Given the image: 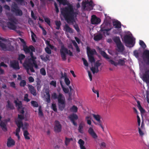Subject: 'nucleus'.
I'll return each instance as SVG.
<instances>
[{
    "instance_id": "nucleus-3",
    "label": "nucleus",
    "mask_w": 149,
    "mask_h": 149,
    "mask_svg": "<svg viewBox=\"0 0 149 149\" xmlns=\"http://www.w3.org/2000/svg\"><path fill=\"white\" fill-rule=\"evenodd\" d=\"M61 57L63 61L66 60L67 55H69L70 56H73L72 52L70 50H69L64 45H62L60 50Z\"/></svg>"
},
{
    "instance_id": "nucleus-15",
    "label": "nucleus",
    "mask_w": 149,
    "mask_h": 149,
    "mask_svg": "<svg viewBox=\"0 0 149 149\" xmlns=\"http://www.w3.org/2000/svg\"><path fill=\"white\" fill-rule=\"evenodd\" d=\"M102 64L99 62V61H97L95 64V67H92L91 68V70L93 74L95 73H97L98 72L99 70L98 69V67L101 65Z\"/></svg>"
},
{
    "instance_id": "nucleus-37",
    "label": "nucleus",
    "mask_w": 149,
    "mask_h": 149,
    "mask_svg": "<svg viewBox=\"0 0 149 149\" xmlns=\"http://www.w3.org/2000/svg\"><path fill=\"white\" fill-rule=\"evenodd\" d=\"M23 131V135L25 139L26 140H29L30 138L28 135H29V133L27 130H25Z\"/></svg>"
},
{
    "instance_id": "nucleus-46",
    "label": "nucleus",
    "mask_w": 149,
    "mask_h": 149,
    "mask_svg": "<svg viewBox=\"0 0 149 149\" xmlns=\"http://www.w3.org/2000/svg\"><path fill=\"white\" fill-rule=\"evenodd\" d=\"M107 26L109 27H112L111 26V23L108 21H104V23L102 24V26Z\"/></svg>"
},
{
    "instance_id": "nucleus-53",
    "label": "nucleus",
    "mask_w": 149,
    "mask_h": 149,
    "mask_svg": "<svg viewBox=\"0 0 149 149\" xmlns=\"http://www.w3.org/2000/svg\"><path fill=\"white\" fill-rule=\"evenodd\" d=\"M26 81L24 80H22L19 83V85L21 87L25 86H26Z\"/></svg>"
},
{
    "instance_id": "nucleus-40",
    "label": "nucleus",
    "mask_w": 149,
    "mask_h": 149,
    "mask_svg": "<svg viewBox=\"0 0 149 149\" xmlns=\"http://www.w3.org/2000/svg\"><path fill=\"white\" fill-rule=\"evenodd\" d=\"M14 47L11 45L10 44L9 45L6 46V51H13L14 50Z\"/></svg>"
},
{
    "instance_id": "nucleus-39",
    "label": "nucleus",
    "mask_w": 149,
    "mask_h": 149,
    "mask_svg": "<svg viewBox=\"0 0 149 149\" xmlns=\"http://www.w3.org/2000/svg\"><path fill=\"white\" fill-rule=\"evenodd\" d=\"M24 119V116L23 115H18V119L15 120V123H16V122L18 121H20L22 123H23L22 120Z\"/></svg>"
},
{
    "instance_id": "nucleus-43",
    "label": "nucleus",
    "mask_w": 149,
    "mask_h": 149,
    "mask_svg": "<svg viewBox=\"0 0 149 149\" xmlns=\"http://www.w3.org/2000/svg\"><path fill=\"white\" fill-rule=\"evenodd\" d=\"M73 139L72 138H68L66 137L65 138V144L67 146L69 144L71 141H72Z\"/></svg>"
},
{
    "instance_id": "nucleus-38",
    "label": "nucleus",
    "mask_w": 149,
    "mask_h": 149,
    "mask_svg": "<svg viewBox=\"0 0 149 149\" xmlns=\"http://www.w3.org/2000/svg\"><path fill=\"white\" fill-rule=\"evenodd\" d=\"M125 58H124L123 59H119L118 60V65H119L120 66L124 65L125 63Z\"/></svg>"
},
{
    "instance_id": "nucleus-27",
    "label": "nucleus",
    "mask_w": 149,
    "mask_h": 149,
    "mask_svg": "<svg viewBox=\"0 0 149 149\" xmlns=\"http://www.w3.org/2000/svg\"><path fill=\"white\" fill-rule=\"evenodd\" d=\"M118 49V51L119 52H122L124 50V46L123 45L122 42L116 45Z\"/></svg>"
},
{
    "instance_id": "nucleus-8",
    "label": "nucleus",
    "mask_w": 149,
    "mask_h": 149,
    "mask_svg": "<svg viewBox=\"0 0 149 149\" xmlns=\"http://www.w3.org/2000/svg\"><path fill=\"white\" fill-rule=\"evenodd\" d=\"M92 115L94 119L96 121V122H93L94 124L96 125L100 126L101 127L103 131H104V128L102 125V121L101 120V117L99 115L95 114H92Z\"/></svg>"
},
{
    "instance_id": "nucleus-25",
    "label": "nucleus",
    "mask_w": 149,
    "mask_h": 149,
    "mask_svg": "<svg viewBox=\"0 0 149 149\" xmlns=\"http://www.w3.org/2000/svg\"><path fill=\"white\" fill-rule=\"evenodd\" d=\"M2 117L1 115H0V121H1L0 123V126L1 127L2 130L4 132H6L7 130V128L6 127V123L1 121V119Z\"/></svg>"
},
{
    "instance_id": "nucleus-61",
    "label": "nucleus",
    "mask_w": 149,
    "mask_h": 149,
    "mask_svg": "<svg viewBox=\"0 0 149 149\" xmlns=\"http://www.w3.org/2000/svg\"><path fill=\"white\" fill-rule=\"evenodd\" d=\"M45 22H46L49 26L50 25L51 21L50 19L46 17L44 19Z\"/></svg>"
},
{
    "instance_id": "nucleus-52",
    "label": "nucleus",
    "mask_w": 149,
    "mask_h": 149,
    "mask_svg": "<svg viewBox=\"0 0 149 149\" xmlns=\"http://www.w3.org/2000/svg\"><path fill=\"white\" fill-rule=\"evenodd\" d=\"M89 61L91 63H93L95 61V58L93 56H88Z\"/></svg>"
},
{
    "instance_id": "nucleus-30",
    "label": "nucleus",
    "mask_w": 149,
    "mask_h": 149,
    "mask_svg": "<svg viewBox=\"0 0 149 149\" xmlns=\"http://www.w3.org/2000/svg\"><path fill=\"white\" fill-rule=\"evenodd\" d=\"M84 126V124L83 122H81L79 124L78 130L79 132L81 134L84 133L83 129Z\"/></svg>"
},
{
    "instance_id": "nucleus-58",
    "label": "nucleus",
    "mask_w": 149,
    "mask_h": 149,
    "mask_svg": "<svg viewBox=\"0 0 149 149\" xmlns=\"http://www.w3.org/2000/svg\"><path fill=\"white\" fill-rule=\"evenodd\" d=\"M31 103L32 105L34 107H38V106L37 102L34 101H32Z\"/></svg>"
},
{
    "instance_id": "nucleus-14",
    "label": "nucleus",
    "mask_w": 149,
    "mask_h": 149,
    "mask_svg": "<svg viewBox=\"0 0 149 149\" xmlns=\"http://www.w3.org/2000/svg\"><path fill=\"white\" fill-rule=\"evenodd\" d=\"M10 66L16 70H18L20 69L19 62L15 60L10 61Z\"/></svg>"
},
{
    "instance_id": "nucleus-26",
    "label": "nucleus",
    "mask_w": 149,
    "mask_h": 149,
    "mask_svg": "<svg viewBox=\"0 0 149 149\" xmlns=\"http://www.w3.org/2000/svg\"><path fill=\"white\" fill-rule=\"evenodd\" d=\"M15 144V142L12 139L11 137H10L8 139L7 144L8 147H10L14 145Z\"/></svg>"
},
{
    "instance_id": "nucleus-21",
    "label": "nucleus",
    "mask_w": 149,
    "mask_h": 149,
    "mask_svg": "<svg viewBox=\"0 0 149 149\" xmlns=\"http://www.w3.org/2000/svg\"><path fill=\"white\" fill-rule=\"evenodd\" d=\"M86 49L88 56H93L97 53L95 50L94 49H91L89 47H87Z\"/></svg>"
},
{
    "instance_id": "nucleus-18",
    "label": "nucleus",
    "mask_w": 149,
    "mask_h": 149,
    "mask_svg": "<svg viewBox=\"0 0 149 149\" xmlns=\"http://www.w3.org/2000/svg\"><path fill=\"white\" fill-rule=\"evenodd\" d=\"M88 132L95 140L96 141L98 136L93 128L91 127H89L88 130Z\"/></svg>"
},
{
    "instance_id": "nucleus-22",
    "label": "nucleus",
    "mask_w": 149,
    "mask_h": 149,
    "mask_svg": "<svg viewBox=\"0 0 149 149\" xmlns=\"http://www.w3.org/2000/svg\"><path fill=\"white\" fill-rule=\"evenodd\" d=\"M28 88L30 92L32 95L35 96L37 95L36 90L33 86L29 84Z\"/></svg>"
},
{
    "instance_id": "nucleus-36",
    "label": "nucleus",
    "mask_w": 149,
    "mask_h": 149,
    "mask_svg": "<svg viewBox=\"0 0 149 149\" xmlns=\"http://www.w3.org/2000/svg\"><path fill=\"white\" fill-rule=\"evenodd\" d=\"M137 107L139 109L140 111L142 113H144L145 112V111L141 106L140 102L139 101H137Z\"/></svg>"
},
{
    "instance_id": "nucleus-10",
    "label": "nucleus",
    "mask_w": 149,
    "mask_h": 149,
    "mask_svg": "<svg viewBox=\"0 0 149 149\" xmlns=\"http://www.w3.org/2000/svg\"><path fill=\"white\" fill-rule=\"evenodd\" d=\"M31 58H26L25 59L27 61L30 62L31 64V65H32L33 67L34 66L35 68H38V66L36 62V57L35 56H33L32 54L31 53Z\"/></svg>"
},
{
    "instance_id": "nucleus-54",
    "label": "nucleus",
    "mask_w": 149,
    "mask_h": 149,
    "mask_svg": "<svg viewBox=\"0 0 149 149\" xmlns=\"http://www.w3.org/2000/svg\"><path fill=\"white\" fill-rule=\"evenodd\" d=\"M64 82L65 84L68 86H69L70 84V81L68 78H65L64 79Z\"/></svg>"
},
{
    "instance_id": "nucleus-1",
    "label": "nucleus",
    "mask_w": 149,
    "mask_h": 149,
    "mask_svg": "<svg viewBox=\"0 0 149 149\" xmlns=\"http://www.w3.org/2000/svg\"><path fill=\"white\" fill-rule=\"evenodd\" d=\"M61 13L68 23H73L75 21L74 17L77 16V13L74 12L72 6L63 8L61 10Z\"/></svg>"
},
{
    "instance_id": "nucleus-33",
    "label": "nucleus",
    "mask_w": 149,
    "mask_h": 149,
    "mask_svg": "<svg viewBox=\"0 0 149 149\" xmlns=\"http://www.w3.org/2000/svg\"><path fill=\"white\" fill-rule=\"evenodd\" d=\"M36 81L37 83V84L36 85L37 89L38 91H39L41 87V85L40 84L41 81L40 79L38 78H37L36 79Z\"/></svg>"
},
{
    "instance_id": "nucleus-45",
    "label": "nucleus",
    "mask_w": 149,
    "mask_h": 149,
    "mask_svg": "<svg viewBox=\"0 0 149 149\" xmlns=\"http://www.w3.org/2000/svg\"><path fill=\"white\" fill-rule=\"evenodd\" d=\"M70 110L71 111L73 112L76 113L77 111L78 108L76 106L73 105L70 108Z\"/></svg>"
},
{
    "instance_id": "nucleus-63",
    "label": "nucleus",
    "mask_w": 149,
    "mask_h": 149,
    "mask_svg": "<svg viewBox=\"0 0 149 149\" xmlns=\"http://www.w3.org/2000/svg\"><path fill=\"white\" fill-rule=\"evenodd\" d=\"M78 143L79 144L80 146L82 145H84L85 142L83 140L80 139L79 140Z\"/></svg>"
},
{
    "instance_id": "nucleus-2",
    "label": "nucleus",
    "mask_w": 149,
    "mask_h": 149,
    "mask_svg": "<svg viewBox=\"0 0 149 149\" xmlns=\"http://www.w3.org/2000/svg\"><path fill=\"white\" fill-rule=\"evenodd\" d=\"M52 98L54 100L57 99L59 109L63 111L65 107V99L63 94L59 93L58 95L56 93H54L52 95Z\"/></svg>"
},
{
    "instance_id": "nucleus-20",
    "label": "nucleus",
    "mask_w": 149,
    "mask_h": 149,
    "mask_svg": "<svg viewBox=\"0 0 149 149\" xmlns=\"http://www.w3.org/2000/svg\"><path fill=\"white\" fill-rule=\"evenodd\" d=\"M143 79L146 82L149 83V69L145 70L143 75Z\"/></svg>"
},
{
    "instance_id": "nucleus-51",
    "label": "nucleus",
    "mask_w": 149,
    "mask_h": 149,
    "mask_svg": "<svg viewBox=\"0 0 149 149\" xmlns=\"http://www.w3.org/2000/svg\"><path fill=\"white\" fill-rule=\"evenodd\" d=\"M7 46L5 44L2 43L1 42L0 43V47L4 51H6Z\"/></svg>"
},
{
    "instance_id": "nucleus-44",
    "label": "nucleus",
    "mask_w": 149,
    "mask_h": 149,
    "mask_svg": "<svg viewBox=\"0 0 149 149\" xmlns=\"http://www.w3.org/2000/svg\"><path fill=\"white\" fill-rule=\"evenodd\" d=\"M55 24L56 26V29H57L58 30L59 29L60 26L61 25V21H56L55 22Z\"/></svg>"
},
{
    "instance_id": "nucleus-32",
    "label": "nucleus",
    "mask_w": 149,
    "mask_h": 149,
    "mask_svg": "<svg viewBox=\"0 0 149 149\" xmlns=\"http://www.w3.org/2000/svg\"><path fill=\"white\" fill-rule=\"evenodd\" d=\"M102 38V35L101 34H99L95 36L94 37L93 39L95 41H98L101 40Z\"/></svg>"
},
{
    "instance_id": "nucleus-29",
    "label": "nucleus",
    "mask_w": 149,
    "mask_h": 149,
    "mask_svg": "<svg viewBox=\"0 0 149 149\" xmlns=\"http://www.w3.org/2000/svg\"><path fill=\"white\" fill-rule=\"evenodd\" d=\"M7 104L6 106L7 109H9L10 110H13L15 109V107L13 104L11 103L9 100L7 101Z\"/></svg>"
},
{
    "instance_id": "nucleus-23",
    "label": "nucleus",
    "mask_w": 149,
    "mask_h": 149,
    "mask_svg": "<svg viewBox=\"0 0 149 149\" xmlns=\"http://www.w3.org/2000/svg\"><path fill=\"white\" fill-rule=\"evenodd\" d=\"M113 25L114 27L116 28L119 29L121 27V22L118 20L113 21Z\"/></svg>"
},
{
    "instance_id": "nucleus-7",
    "label": "nucleus",
    "mask_w": 149,
    "mask_h": 149,
    "mask_svg": "<svg viewBox=\"0 0 149 149\" xmlns=\"http://www.w3.org/2000/svg\"><path fill=\"white\" fill-rule=\"evenodd\" d=\"M29 61H27L25 60L24 62L23 63V66L26 70V72L28 74L30 75L29 73V70L30 69L31 72H34L35 70L33 68V66L30 65L31 62Z\"/></svg>"
},
{
    "instance_id": "nucleus-57",
    "label": "nucleus",
    "mask_w": 149,
    "mask_h": 149,
    "mask_svg": "<svg viewBox=\"0 0 149 149\" xmlns=\"http://www.w3.org/2000/svg\"><path fill=\"white\" fill-rule=\"evenodd\" d=\"M24 101L27 102L30 100L28 98V95L27 94H26L24 95Z\"/></svg>"
},
{
    "instance_id": "nucleus-47",
    "label": "nucleus",
    "mask_w": 149,
    "mask_h": 149,
    "mask_svg": "<svg viewBox=\"0 0 149 149\" xmlns=\"http://www.w3.org/2000/svg\"><path fill=\"white\" fill-rule=\"evenodd\" d=\"M102 56L105 58L107 59H109V57L107 54L104 51H102L101 53Z\"/></svg>"
},
{
    "instance_id": "nucleus-64",
    "label": "nucleus",
    "mask_w": 149,
    "mask_h": 149,
    "mask_svg": "<svg viewBox=\"0 0 149 149\" xmlns=\"http://www.w3.org/2000/svg\"><path fill=\"white\" fill-rule=\"evenodd\" d=\"M82 60L83 61L84 64L87 67L88 66V64L87 61L83 58H82Z\"/></svg>"
},
{
    "instance_id": "nucleus-4",
    "label": "nucleus",
    "mask_w": 149,
    "mask_h": 149,
    "mask_svg": "<svg viewBox=\"0 0 149 149\" xmlns=\"http://www.w3.org/2000/svg\"><path fill=\"white\" fill-rule=\"evenodd\" d=\"M11 11L15 13L16 16H21L23 14L22 10L19 9L17 4L15 3H14L11 6Z\"/></svg>"
},
{
    "instance_id": "nucleus-11",
    "label": "nucleus",
    "mask_w": 149,
    "mask_h": 149,
    "mask_svg": "<svg viewBox=\"0 0 149 149\" xmlns=\"http://www.w3.org/2000/svg\"><path fill=\"white\" fill-rule=\"evenodd\" d=\"M68 118L73 125L75 127L77 126V124L75 120L78 119V116L75 113H73L69 116Z\"/></svg>"
},
{
    "instance_id": "nucleus-60",
    "label": "nucleus",
    "mask_w": 149,
    "mask_h": 149,
    "mask_svg": "<svg viewBox=\"0 0 149 149\" xmlns=\"http://www.w3.org/2000/svg\"><path fill=\"white\" fill-rule=\"evenodd\" d=\"M109 61L112 65H114L115 66H117L118 65L117 63L115 62L113 60L110 59L109 60Z\"/></svg>"
},
{
    "instance_id": "nucleus-41",
    "label": "nucleus",
    "mask_w": 149,
    "mask_h": 149,
    "mask_svg": "<svg viewBox=\"0 0 149 149\" xmlns=\"http://www.w3.org/2000/svg\"><path fill=\"white\" fill-rule=\"evenodd\" d=\"M46 93L47 97H46V101L47 103H49L50 102V95L49 92H47Z\"/></svg>"
},
{
    "instance_id": "nucleus-55",
    "label": "nucleus",
    "mask_w": 149,
    "mask_h": 149,
    "mask_svg": "<svg viewBox=\"0 0 149 149\" xmlns=\"http://www.w3.org/2000/svg\"><path fill=\"white\" fill-rule=\"evenodd\" d=\"M41 74L43 76H45L46 74V71L44 68H41L40 70Z\"/></svg>"
},
{
    "instance_id": "nucleus-31",
    "label": "nucleus",
    "mask_w": 149,
    "mask_h": 149,
    "mask_svg": "<svg viewBox=\"0 0 149 149\" xmlns=\"http://www.w3.org/2000/svg\"><path fill=\"white\" fill-rule=\"evenodd\" d=\"M64 29L65 31L67 32H68L70 33H73L72 29L70 28L67 24H65L64 26Z\"/></svg>"
},
{
    "instance_id": "nucleus-5",
    "label": "nucleus",
    "mask_w": 149,
    "mask_h": 149,
    "mask_svg": "<svg viewBox=\"0 0 149 149\" xmlns=\"http://www.w3.org/2000/svg\"><path fill=\"white\" fill-rule=\"evenodd\" d=\"M93 2L92 0L89 1H83L82 2V6L83 8L84 9L90 11L93 9Z\"/></svg>"
},
{
    "instance_id": "nucleus-28",
    "label": "nucleus",
    "mask_w": 149,
    "mask_h": 149,
    "mask_svg": "<svg viewBox=\"0 0 149 149\" xmlns=\"http://www.w3.org/2000/svg\"><path fill=\"white\" fill-rule=\"evenodd\" d=\"M17 100L18 101V102H17V100H15L14 101V103L15 104V106L18 107V109H22V102L19 101L18 99H17Z\"/></svg>"
},
{
    "instance_id": "nucleus-13",
    "label": "nucleus",
    "mask_w": 149,
    "mask_h": 149,
    "mask_svg": "<svg viewBox=\"0 0 149 149\" xmlns=\"http://www.w3.org/2000/svg\"><path fill=\"white\" fill-rule=\"evenodd\" d=\"M124 40L125 44L132 45L133 43V38L129 35H125L123 37Z\"/></svg>"
},
{
    "instance_id": "nucleus-24",
    "label": "nucleus",
    "mask_w": 149,
    "mask_h": 149,
    "mask_svg": "<svg viewBox=\"0 0 149 149\" xmlns=\"http://www.w3.org/2000/svg\"><path fill=\"white\" fill-rule=\"evenodd\" d=\"M15 124L17 126V128L16 130V133H19L21 127L23 126V123H22L20 121H18Z\"/></svg>"
},
{
    "instance_id": "nucleus-9",
    "label": "nucleus",
    "mask_w": 149,
    "mask_h": 149,
    "mask_svg": "<svg viewBox=\"0 0 149 149\" xmlns=\"http://www.w3.org/2000/svg\"><path fill=\"white\" fill-rule=\"evenodd\" d=\"M10 22H7V25L8 28L10 30H15L17 29L15 24L16 23L14 19L12 18H8Z\"/></svg>"
},
{
    "instance_id": "nucleus-34",
    "label": "nucleus",
    "mask_w": 149,
    "mask_h": 149,
    "mask_svg": "<svg viewBox=\"0 0 149 149\" xmlns=\"http://www.w3.org/2000/svg\"><path fill=\"white\" fill-rule=\"evenodd\" d=\"M113 40L116 44V45L121 42L119 37H114L113 38Z\"/></svg>"
},
{
    "instance_id": "nucleus-6",
    "label": "nucleus",
    "mask_w": 149,
    "mask_h": 149,
    "mask_svg": "<svg viewBox=\"0 0 149 149\" xmlns=\"http://www.w3.org/2000/svg\"><path fill=\"white\" fill-rule=\"evenodd\" d=\"M23 49L26 54H29L30 57L31 58V54H32L33 56H34L33 52H35V49L32 45H30L29 47L26 45L23 46Z\"/></svg>"
},
{
    "instance_id": "nucleus-56",
    "label": "nucleus",
    "mask_w": 149,
    "mask_h": 149,
    "mask_svg": "<svg viewBox=\"0 0 149 149\" xmlns=\"http://www.w3.org/2000/svg\"><path fill=\"white\" fill-rule=\"evenodd\" d=\"M51 108L55 112L57 111V109L56 104L52 103V104Z\"/></svg>"
},
{
    "instance_id": "nucleus-35",
    "label": "nucleus",
    "mask_w": 149,
    "mask_h": 149,
    "mask_svg": "<svg viewBox=\"0 0 149 149\" xmlns=\"http://www.w3.org/2000/svg\"><path fill=\"white\" fill-rule=\"evenodd\" d=\"M25 57L24 55L23 54H20L18 55V59L20 63L21 64L22 63V60H24Z\"/></svg>"
},
{
    "instance_id": "nucleus-17",
    "label": "nucleus",
    "mask_w": 149,
    "mask_h": 149,
    "mask_svg": "<svg viewBox=\"0 0 149 149\" xmlns=\"http://www.w3.org/2000/svg\"><path fill=\"white\" fill-rule=\"evenodd\" d=\"M102 26V24L101 26L100 31L104 34H106L107 35H109V33L108 32L110 31L112 28V27H109L107 26Z\"/></svg>"
},
{
    "instance_id": "nucleus-59",
    "label": "nucleus",
    "mask_w": 149,
    "mask_h": 149,
    "mask_svg": "<svg viewBox=\"0 0 149 149\" xmlns=\"http://www.w3.org/2000/svg\"><path fill=\"white\" fill-rule=\"evenodd\" d=\"M45 52L48 54H50L52 53L51 50L48 47H47L45 48Z\"/></svg>"
},
{
    "instance_id": "nucleus-62",
    "label": "nucleus",
    "mask_w": 149,
    "mask_h": 149,
    "mask_svg": "<svg viewBox=\"0 0 149 149\" xmlns=\"http://www.w3.org/2000/svg\"><path fill=\"white\" fill-rule=\"evenodd\" d=\"M50 84L54 87H56V81H52L50 82Z\"/></svg>"
},
{
    "instance_id": "nucleus-49",
    "label": "nucleus",
    "mask_w": 149,
    "mask_h": 149,
    "mask_svg": "<svg viewBox=\"0 0 149 149\" xmlns=\"http://www.w3.org/2000/svg\"><path fill=\"white\" fill-rule=\"evenodd\" d=\"M29 126V124L26 122H25L24 124H23V126L21 127L23 131L25 129L27 130L28 129V127Z\"/></svg>"
},
{
    "instance_id": "nucleus-12",
    "label": "nucleus",
    "mask_w": 149,
    "mask_h": 149,
    "mask_svg": "<svg viewBox=\"0 0 149 149\" xmlns=\"http://www.w3.org/2000/svg\"><path fill=\"white\" fill-rule=\"evenodd\" d=\"M143 57L144 61L147 65H149V50H145L143 53Z\"/></svg>"
},
{
    "instance_id": "nucleus-19",
    "label": "nucleus",
    "mask_w": 149,
    "mask_h": 149,
    "mask_svg": "<svg viewBox=\"0 0 149 149\" xmlns=\"http://www.w3.org/2000/svg\"><path fill=\"white\" fill-rule=\"evenodd\" d=\"M101 22V19L97 17L95 15H93L92 16L91 23L93 24H97Z\"/></svg>"
},
{
    "instance_id": "nucleus-16",
    "label": "nucleus",
    "mask_w": 149,
    "mask_h": 149,
    "mask_svg": "<svg viewBox=\"0 0 149 149\" xmlns=\"http://www.w3.org/2000/svg\"><path fill=\"white\" fill-rule=\"evenodd\" d=\"M54 127V131L56 132H60L62 130V126L59 121L57 120L55 121Z\"/></svg>"
},
{
    "instance_id": "nucleus-48",
    "label": "nucleus",
    "mask_w": 149,
    "mask_h": 149,
    "mask_svg": "<svg viewBox=\"0 0 149 149\" xmlns=\"http://www.w3.org/2000/svg\"><path fill=\"white\" fill-rule=\"evenodd\" d=\"M91 118L90 116H87L86 117L85 119L87 121V124L89 125H91Z\"/></svg>"
},
{
    "instance_id": "nucleus-50",
    "label": "nucleus",
    "mask_w": 149,
    "mask_h": 149,
    "mask_svg": "<svg viewBox=\"0 0 149 149\" xmlns=\"http://www.w3.org/2000/svg\"><path fill=\"white\" fill-rule=\"evenodd\" d=\"M139 44L143 49H145L146 47V44L143 42V41L142 40H140Z\"/></svg>"
},
{
    "instance_id": "nucleus-42",
    "label": "nucleus",
    "mask_w": 149,
    "mask_h": 149,
    "mask_svg": "<svg viewBox=\"0 0 149 149\" xmlns=\"http://www.w3.org/2000/svg\"><path fill=\"white\" fill-rule=\"evenodd\" d=\"M60 84H61V87L62 88V89L63 92L65 93H68L69 92V89L68 88H65L64 87V86L63 85V84L62 83V82L61 81L60 82Z\"/></svg>"
}]
</instances>
